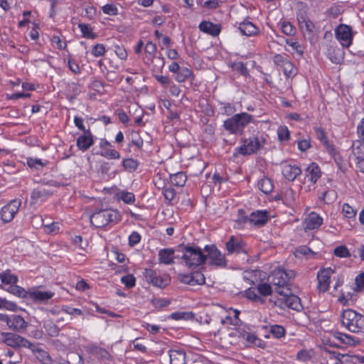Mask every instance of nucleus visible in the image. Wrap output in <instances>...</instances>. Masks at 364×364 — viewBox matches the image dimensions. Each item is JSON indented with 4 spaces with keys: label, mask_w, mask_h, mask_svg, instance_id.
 Returning a JSON list of instances; mask_svg holds the SVG:
<instances>
[{
    "label": "nucleus",
    "mask_w": 364,
    "mask_h": 364,
    "mask_svg": "<svg viewBox=\"0 0 364 364\" xmlns=\"http://www.w3.org/2000/svg\"><path fill=\"white\" fill-rule=\"evenodd\" d=\"M254 122L255 119L251 114L247 112H241L227 119L224 122L223 126L230 134L241 135L245 128L250 123Z\"/></svg>",
    "instance_id": "f257e3e1"
},
{
    "label": "nucleus",
    "mask_w": 364,
    "mask_h": 364,
    "mask_svg": "<svg viewBox=\"0 0 364 364\" xmlns=\"http://www.w3.org/2000/svg\"><path fill=\"white\" fill-rule=\"evenodd\" d=\"M341 321L342 324L351 332H364V316L354 310L343 311Z\"/></svg>",
    "instance_id": "f03ea898"
},
{
    "label": "nucleus",
    "mask_w": 364,
    "mask_h": 364,
    "mask_svg": "<svg viewBox=\"0 0 364 364\" xmlns=\"http://www.w3.org/2000/svg\"><path fill=\"white\" fill-rule=\"evenodd\" d=\"M121 219L120 213L114 209H104L95 212L90 222L96 228H103L110 223H116Z\"/></svg>",
    "instance_id": "7ed1b4c3"
},
{
    "label": "nucleus",
    "mask_w": 364,
    "mask_h": 364,
    "mask_svg": "<svg viewBox=\"0 0 364 364\" xmlns=\"http://www.w3.org/2000/svg\"><path fill=\"white\" fill-rule=\"evenodd\" d=\"M274 303L283 309L289 308L297 311L302 309L300 298L292 294L290 289H284L283 290L278 291L277 297Z\"/></svg>",
    "instance_id": "20e7f679"
},
{
    "label": "nucleus",
    "mask_w": 364,
    "mask_h": 364,
    "mask_svg": "<svg viewBox=\"0 0 364 364\" xmlns=\"http://www.w3.org/2000/svg\"><path fill=\"white\" fill-rule=\"evenodd\" d=\"M181 258L189 268H196L205 261V255L198 247L187 246L183 249Z\"/></svg>",
    "instance_id": "39448f33"
},
{
    "label": "nucleus",
    "mask_w": 364,
    "mask_h": 364,
    "mask_svg": "<svg viewBox=\"0 0 364 364\" xmlns=\"http://www.w3.org/2000/svg\"><path fill=\"white\" fill-rule=\"evenodd\" d=\"M295 274L293 271L287 272L282 269L278 268L274 269L269 276V279L277 287L276 293L284 289H289L287 287L289 280L294 277Z\"/></svg>",
    "instance_id": "423d86ee"
},
{
    "label": "nucleus",
    "mask_w": 364,
    "mask_h": 364,
    "mask_svg": "<svg viewBox=\"0 0 364 364\" xmlns=\"http://www.w3.org/2000/svg\"><path fill=\"white\" fill-rule=\"evenodd\" d=\"M144 277L148 283L159 288L166 287L171 282L168 274L158 272L151 269H146L144 272Z\"/></svg>",
    "instance_id": "0eeeda50"
},
{
    "label": "nucleus",
    "mask_w": 364,
    "mask_h": 364,
    "mask_svg": "<svg viewBox=\"0 0 364 364\" xmlns=\"http://www.w3.org/2000/svg\"><path fill=\"white\" fill-rule=\"evenodd\" d=\"M265 141L262 137H250L242 141V144L238 148V151L242 155L252 154L261 149Z\"/></svg>",
    "instance_id": "6e6552de"
},
{
    "label": "nucleus",
    "mask_w": 364,
    "mask_h": 364,
    "mask_svg": "<svg viewBox=\"0 0 364 364\" xmlns=\"http://www.w3.org/2000/svg\"><path fill=\"white\" fill-rule=\"evenodd\" d=\"M205 250L207 252L205 259L211 265L223 267L226 265L225 255L214 245H205Z\"/></svg>",
    "instance_id": "1a4fd4ad"
},
{
    "label": "nucleus",
    "mask_w": 364,
    "mask_h": 364,
    "mask_svg": "<svg viewBox=\"0 0 364 364\" xmlns=\"http://www.w3.org/2000/svg\"><path fill=\"white\" fill-rule=\"evenodd\" d=\"M335 36L343 47L349 48L353 43L354 34L349 26L341 24L335 29Z\"/></svg>",
    "instance_id": "9d476101"
},
{
    "label": "nucleus",
    "mask_w": 364,
    "mask_h": 364,
    "mask_svg": "<svg viewBox=\"0 0 364 364\" xmlns=\"http://www.w3.org/2000/svg\"><path fill=\"white\" fill-rule=\"evenodd\" d=\"M336 273V268L326 267L317 272V288L320 292H326L329 289L331 276Z\"/></svg>",
    "instance_id": "9b49d317"
},
{
    "label": "nucleus",
    "mask_w": 364,
    "mask_h": 364,
    "mask_svg": "<svg viewBox=\"0 0 364 364\" xmlns=\"http://www.w3.org/2000/svg\"><path fill=\"white\" fill-rule=\"evenodd\" d=\"M21 201L15 199L3 206L0 210V216L4 223L11 222L18 213Z\"/></svg>",
    "instance_id": "f8f14e48"
},
{
    "label": "nucleus",
    "mask_w": 364,
    "mask_h": 364,
    "mask_svg": "<svg viewBox=\"0 0 364 364\" xmlns=\"http://www.w3.org/2000/svg\"><path fill=\"white\" fill-rule=\"evenodd\" d=\"M100 155L107 159H119L120 154L113 148L112 144L105 139L100 141Z\"/></svg>",
    "instance_id": "ddd939ff"
},
{
    "label": "nucleus",
    "mask_w": 364,
    "mask_h": 364,
    "mask_svg": "<svg viewBox=\"0 0 364 364\" xmlns=\"http://www.w3.org/2000/svg\"><path fill=\"white\" fill-rule=\"evenodd\" d=\"M95 143V136L91 131H86L79 134L76 139V146L79 150L85 151Z\"/></svg>",
    "instance_id": "4468645a"
},
{
    "label": "nucleus",
    "mask_w": 364,
    "mask_h": 364,
    "mask_svg": "<svg viewBox=\"0 0 364 364\" xmlns=\"http://www.w3.org/2000/svg\"><path fill=\"white\" fill-rule=\"evenodd\" d=\"M352 148L356 166L360 172L364 173V144L360 141H356L353 143Z\"/></svg>",
    "instance_id": "2eb2a0df"
},
{
    "label": "nucleus",
    "mask_w": 364,
    "mask_h": 364,
    "mask_svg": "<svg viewBox=\"0 0 364 364\" xmlns=\"http://www.w3.org/2000/svg\"><path fill=\"white\" fill-rule=\"evenodd\" d=\"M355 292L349 291L348 286L344 287L341 289L336 296L337 301L343 306L353 305L356 301Z\"/></svg>",
    "instance_id": "dca6fc26"
},
{
    "label": "nucleus",
    "mask_w": 364,
    "mask_h": 364,
    "mask_svg": "<svg viewBox=\"0 0 364 364\" xmlns=\"http://www.w3.org/2000/svg\"><path fill=\"white\" fill-rule=\"evenodd\" d=\"M179 278L181 282L191 286L201 285L205 283V280L204 275L200 272L190 274H181Z\"/></svg>",
    "instance_id": "f3484780"
},
{
    "label": "nucleus",
    "mask_w": 364,
    "mask_h": 364,
    "mask_svg": "<svg viewBox=\"0 0 364 364\" xmlns=\"http://www.w3.org/2000/svg\"><path fill=\"white\" fill-rule=\"evenodd\" d=\"M323 223V218L316 213H310L304 221V228L306 230L318 229Z\"/></svg>",
    "instance_id": "a211bd4d"
},
{
    "label": "nucleus",
    "mask_w": 364,
    "mask_h": 364,
    "mask_svg": "<svg viewBox=\"0 0 364 364\" xmlns=\"http://www.w3.org/2000/svg\"><path fill=\"white\" fill-rule=\"evenodd\" d=\"M301 173V170L297 165L290 164L282 165V175L288 181H293Z\"/></svg>",
    "instance_id": "6ab92c4d"
},
{
    "label": "nucleus",
    "mask_w": 364,
    "mask_h": 364,
    "mask_svg": "<svg viewBox=\"0 0 364 364\" xmlns=\"http://www.w3.org/2000/svg\"><path fill=\"white\" fill-rule=\"evenodd\" d=\"M53 296L54 293L50 291H41L38 289L28 291V298L37 302H46Z\"/></svg>",
    "instance_id": "aec40b11"
},
{
    "label": "nucleus",
    "mask_w": 364,
    "mask_h": 364,
    "mask_svg": "<svg viewBox=\"0 0 364 364\" xmlns=\"http://www.w3.org/2000/svg\"><path fill=\"white\" fill-rule=\"evenodd\" d=\"M269 219V213L267 210H257L252 212L247 220L248 222L255 225H263Z\"/></svg>",
    "instance_id": "412c9836"
},
{
    "label": "nucleus",
    "mask_w": 364,
    "mask_h": 364,
    "mask_svg": "<svg viewBox=\"0 0 364 364\" xmlns=\"http://www.w3.org/2000/svg\"><path fill=\"white\" fill-rule=\"evenodd\" d=\"M50 192L45 187H38L35 188L31 195V203L33 205H38L44 202Z\"/></svg>",
    "instance_id": "4be33fe9"
},
{
    "label": "nucleus",
    "mask_w": 364,
    "mask_h": 364,
    "mask_svg": "<svg viewBox=\"0 0 364 364\" xmlns=\"http://www.w3.org/2000/svg\"><path fill=\"white\" fill-rule=\"evenodd\" d=\"M341 214L345 220H346L351 228H353L352 223L355 222L357 209L348 203H345L341 206Z\"/></svg>",
    "instance_id": "5701e85b"
},
{
    "label": "nucleus",
    "mask_w": 364,
    "mask_h": 364,
    "mask_svg": "<svg viewBox=\"0 0 364 364\" xmlns=\"http://www.w3.org/2000/svg\"><path fill=\"white\" fill-rule=\"evenodd\" d=\"M239 30L242 35L247 36H256L259 31V28L248 20H245L240 23Z\"/></svg>",
    "instance_id": "b1692460"
},
{
    "label": "nucleus",
    "mask_w": 364,
    "mask_h": 364,
    "mask_svg": "<svg viewBox=\"0 0 364 364\" xmlns=\"http://www.w3.org/2000/svg\"><path fill=\"white\" fill-rule=\"evenodd\" d=\"M7 326L10 328L18 331L26 329L28 324L22 316L18 315H12L9 317Z\"/></svg>",
    "instance_id": "393cba45"
},
{
    "label": "nucleus",
    "mask_w": 364,
    "mask_h": 364,
    "mask_svg": "<svg viewBox=\"0 0 364 364\" xmlns=\"http://www.w3.org/2000/svg\"><path fill=\"white\" fill-rule=\"evenodd\" d=\"M321 169L316 163H311L306 170V178L312 183H315L321 177Z\"/></svg>",
    "instance_id": "a878e982"
},
{
    "label": "nucleus",
    "mask_w": 364,
    "mask_h": 364,
    "mask_svg": "<svg viewBox=\"0 0 364 364\" xmlns=\"http://www.w3.org/2000/svg\"><path fill=\"white\" fill-rule=\"evenodd\" d=\"M174 250L171 248L161 249L159 252V261L161 264H170L173 262L175 258Z\"/></svg>",
    "instance_id": "bb28decb"
},
{
    "label": "nucleus",
    "mask_w": 364,
    "mask_h": 364,
    "mask_svg": "<svg viewBox=\"0 0 364 364\" xmlns=\"http://www.w3.org/2000/svg\"><path fill=\"white\" fill-rule=\"evenodd\" d=\"M171 364H186L185 353L182 350L171 349L168 351Z\"/></svg>",
    "instance_id": "cd10ccee"
},
{
    "label": "nucleus",
    "mask_w": 364,
    "mask_h": 364,
    "mask_svg": "<svg viewBox=\"0 0 364 364\" xmlns=\"http://www.w3.org/2000/svg\"><path fill=\"white\" fill-rule=\"evenodd\" d=\"M199 28L201 31L213 36H218L220 32V26L210 21L201 22L199 24Z\"/></svg>",
    "instance_id": "c85d7f7f"
},
{
    "label": "nucleus",
    "mask_w": 364,
    "mask_h": 364,
    "mask_svg": "<svg viewBox=\"0 0 364 364\" xmlns=\"http://www.w3.org/2000/svg\"><path fill=\"white\" fill-rule=\"evenodd\" d=\"M239 314V311L233 309H230L228 311V315L225 316L224 318H222L221 321L224 324L237 326L240 322V320L238 317Z\"/></svg>",
    "instance_id": "c756f323"
},
{
    "label": "nucleus",
    "mask_w": 364,
    "mask_h": 364,
    "mask_svg": "<svg viewBox=\"0 0 364 364\" xmlns=\"http://www.w3.org/2000/svg\"><path fill=\"white\" fill-rule=\"evenodd\" d=\"M316 138L322 143L326 149V151L330 154H334L335 149L332 144L329 142L327 136L324 132V130L321 128H317L316 129Z\"/></svg>",
    "instance_id": "7c9ffc66"
},
{
    "label": "nucleus",
    "mask_w": 364,
    "mask_h": 364,
    "mask_svg": "<svg viewBox=\"0 0 364 364\" xmlns=\"http://www.w3.org/2000/svg\"><path fill=\"white\" fill-rule=\"evenodd\" d=\"M297 20L301 30L306 32L312 31L314 27V23L309 20L306 14L302 13L298 14Z\"/></svg>",
    "instance_id": "2f4dec72"
},
{
    "label": "nucleus",
    "mask_w": 364,
    "mask_h": 364,
    "mask_svg": "<svg viewBox=\"0 0 364 364\" xmlns=\"http://www.w3.org/2000/svg\"><path fill=\"white\" fill-rule=\"evenodd\" d=\"M226 249L229 253L244 252L243 242L232 236L226 243Z\"/></svg>",
    "instance_id": "473e14b6"
},
{
    "label": "nucleus",
    "mask_w": 364,
    "mask_h": 364,
    "mask_svg": "<svg viewBox=\"0 0 364 364\" xmlns=\"http://www.w3.org/2000/svg\"><path fill=\"white\" fill-rule=\"evenodd\" d=\"M257 186L258 188L264 194H269L272 193L274 189V185L272 180L266 177L259 180Z\"/></svg>",
    "instance_id": "72a5a7b5"
},
{
    "label": "nucleus",
    "mask_w": 364,
    "mask_h": 364,
    "mask_svg": "<svg viewBox=\"0 0 364 364\" xmlns=\"http://www.w3.org/2000/svg\"><path fill=\"white\" fill-rule=\"evenodd\" d=\"M115 197L118 200H122L124 203L129 205L134 204L136 200L134 194L126 191H119Z\"/></svg>",
    "instance_id": "f704fd0d"
},
{
    "label": "nucleus",
    "mask_w": 364,
    "mask_h": 364,
    "mask_svg": "<svg viewBox=\"0 0 364 364\" xmlns=\"http://www.w3.org/2000/svg\"><path fill=\"white\" fill-rule=\"evenodd\" d=\"M296 193L291 188H286L282 193L281 198L288 206H291L295 202Z\"/></svg>",
    "instance_id": "c9c22d12"
},
{
    "label": "nucleus",
    "mask_w": 364,
    "mask_h": 364,
    "mask_svg": "<svg viewBox=\"0 0 364 364\" xmlns=\"http://www.w3.org/2000/svg\"><path fill=\"white\" fill-rule=\"evenodd\" d=\"M5 341L9 346L17 347L23 344L24 339L18 335L14 333H7L5 336Z\"/></svg>",
    "instance_id": "e433bc0d"
},
{
    "label": "nucleus",
    "mask_w": 364,
    "mask_h": 364,
    "mask_svg": "<svg viewBox=\"0 0 364 364\" xmlns=\"http://www.w3.org/2000/svg\"><path fill=\"white\" fill-rule=\"evenodd\" d=\"M190 78L193 79V73L188 68H181L175 76V80L178 82H185Z\"/></svg>",
    "instance_id": "4c0bfd02"
},
{
    "label": "nucleus",
    "mask_w": 364,
    "mask_h": 364,
    "mask_svg": "<svg viewBox=\"0 0 364 364\" xmlns=\"http://www.w3.org/2000/svg\"><path fill=\"white\" fill-rule=\"evenodd\" d=\"M6 291L19 298L28 297V291H26L23 288L16 285V284L9 286Z\"/></svg>",
    "instance_id": "58836bf2"
},
{
    "label": "nucleus",
    "mask_w": 364,
    "mask_h": 364,
    "mask_svg": "<svg viewBox=\"0 0 364 364\" xmlns=\"http://www.w3.org/2000/svg\"><path fill=\"white\" fill-rule=\"evenodd\" d=\"M0 279L2 283L6 284L14 285L18 282L16 275L12 274L10 271H6L0 274Z\"/></svg>",
    "instance_id": "ea45409f"
},
{
    "label": "nucleus",
    "mask_w": 364,
    "mask_h": 364,
    "mask_svg": "<svg viewBox=\"0 0 364 364\" xmlns=\"http://www.w3.org/2000/svg\"><path fill=\"white\" fill-rule=\"evenodd\" d=\"M43 327L48 336L51 337L57 336L59 334L60 329L56 324L51 321L44 322Z\"/></svg>",
    "instance_id": "a19ab883"
},
{
    "label": "nucleus",
    "mask_w": 364,
    "mask_h": 364,
    "mask_svg": "<svg viewBox=\"0 0 364 364\" xmlns=\"http://www.w3.org/2000/svg\"><path fill=\"white\" fill-rule=\"evenodd\" d=\"M78 27L82 33V36L84 38L89 39H94L96 38V34L93 32L92 27L85 23H80Z\"/></svg>",
    "instance_id": "79ce46f5"
},
{
    "label": "nucleus",
    "mask_w": 364,
    "mask_h": 364,
    "mask_svg": "<svg viewBox=\"0 0 364 364\" xmlns=\"http://www.w3.org/2000/svg\"><path fill=\"white\" fill-rule=\"evenodd\" d=\"M236 332L239 333V336L245 339L250 344H255L257 341V336L252 333L247 332L244 328H239L236 330Z\"/></svg>",
    "instance_id": "37998d69"
},
{
    "label": "nucleus",
    "mask_w": 364,
    "mask_h": 364,
    "mask_svg": "<svg viewBox=\"0 0 364 364\" xmlns=\"http://www.w3.org/2000/svg\"><path fill=\"white\" fill-rule=\"evenodd\" d=\"M245 296L254 301L262 303L264 299L259 296L257 287H250L247 289L245 292Z\"/></svg>",
    "instance_id": "c03bdc74"
},
{
    "label": "nucleus",
    "mask_w": 364,
    "mask_h": 364,
    "mask_svg": "<svg viewBox=\"0 0 364 364\" xmlns=\"http://www.w3.org/2000/svg\"><path fill=\"white\" fill-rule=\"evenodd\" d=\"M0 309H5L16 312L18 310V307L15 302L8 301L5 298L0 297Z\"/></svg>",
    "instance_id": "a18cd8bd"
},
{
    "label": "nucleus",
    "mask_w": 364,
    "mask_h": 364,
    "mask_svg": "<svg viewBox=\"0 0 364 364\" xmlns=\"http://www.w3.org/2000/svg\"><path fill=\"white\" fill-rule=\"evenodd\" d=\"M257 291L261 296H267L272 294V286L267 282H261L257 287Z\"/></svg>",
    "instance_id": "49530a36"
},
{
    "label": "nucleus",
    "mask_w": 364,
    "mask_h": 364,
    "mask_svg": "<svg viewBox=\"0 0 364 364\" xmlns=\"http://www.w3.org/2000/svg\"><path fill=\"white\" fill-rule=\"evenodd\" d=\"M186 176L183 172H178L171 176V183L177 186H183L186 181Z\"/></svg>",
    "instance_id": "de8ad7c7"
},
{
    "label": "nucleus",
    "mask_w": 364,
    "mask_h": 364,
    "mask_svg": "<svg viewBox=\"0 0 364 364\" xmlns=\"http://www.w3.org/2000/svg\"><path fill=\"white\" fill-rule=\"evenodd\" d=\"M277 133L279 140L282 142L287 141L290 138V132L286 126H279Z\"/></svg>",
    "instance_id": "09e8293b"
},
{
    "label": "nucleus",
    "mask_w": 364,
    "mask_h": 364,
    "mask_svg": "<svg viewBox=\"0 0 364 364\" xmlns=\"http://www.w3.org/2000/svg\"><path fill=\"white\" fill-rule=\"evenodd\" d=\"M353 290L355 293L361 292L364 290V272L356 276L355 279V287Z\"/></svg>",
    "instance_id": "8fccbe9b"
},
{
    "label": "nucleus",
    "mask_w": 364,
    "mask_h": 364,
    "mask_svg": "<svg viewBox=\"0 0 364 364\" xmlns=\"http://www.w3.org/2000/svg\"><path fill=\"white\" fill-rule=\"evenodd\" d=\"M282 67L283 68V72L287 77H291L295 75L296 68H294L293 64L288 60L287 61H284V63L282 64Z\"/></svg>",
    "instance_id": "3c124183"
},
{
    "label": "nucleus",
    "mask_w": 364,
    "mask_h": 364,
    "mask_svg": "<svg viewBox=\"0 0 364 364\" xmlns=\"http://www.w3.org/2000/svg\"><path fill=\"white\" fill-rule=\"evenodd\" d=\"M334 337L338 341H341L342 343L347 345H353L354 343V340L351 336L347 335L343 333H336L334 334Z\"/></svg>",
    "instance_id": "603ef678"
},
{
    "label": "nucleus",
    "mask_w": 364,
    "mask_h": 364,
    "mask_svg": "<svg viewBox=\"0 0 364 364\" xmlns=\"http://www.w3.org/2000/svg\"><path fill=\"white\" fill-rule=\"evenodd\" d=\"M26 164L31 168L39 169L44 166L45 164L41 159L28 157L26 159Z\"/></svg>",
    "instance_id": "864d4df0"
},
{
    "label": "nucleus",
    "mask_w": 364,
    "mask_h": 364,
    "mask_svg": "<svg viewBox=\"0 0 364 364\" xmlns=\"http://www.w3.org/2000/svg\"><path fill=\"white\" fill-rule=\"evenodd\" d=\"M333 253L336 257L343 258L348 257L350 255L348 249L345 245L336 247L333 250Z\"/></svg>",
    "instance_id": "5fc2aeb1"
},
{
    "label": "nucleus",
    "mask_w": 364,
    "mask_h": 364,
    "mask_svg": "<svg viewBox=\"0 0 364 364\" xmlns=\"http://www.w3.org/2000/svg\"><path fill=\"white\" fill-rule=\"evenodd\" d=\"M121 282L128 289L135 286L136 279L132 274H127L121 277Z\"/></svg>",
    "instance_id": "6e6d98bb"
},
{
    "label": "nucleus",
    "mask_w": 364,
    "mask_h": 364,
    "mask_svg": "<svg viewBox=\"0 0 364 364\" xmlns=\"http://www.w3.org/2000/svg\"><path fill=\"white\" fill-rule=\"evenodd\" d=\"M102 11L105 14L109 16H116L118 14V9L113 4H107L102 6Z\"/></svg>",
    "instance_id": "4d7b16f0"
},
{
    "label": "nucleus",
    "mask_w": 364,
    "mask_h": 364,
    "mask_svg": "<svg viewBox=\"0 0 364 364\" xmlns=\"http://www.w3.org/2000/svg\"><path fill=\"white\" fill-rule=\"evenodd\" d=\"M282 31L287 36H294L296 33V28L289 22L284 21L281 26Z\"/></svg>",
    "instance_id": "13d9d810"
},
{
    "label": "nucleus",
    "mask_w": 364,
    "mask_h": 364,
    "mask_svg": "<svg viewBox=\"0 0 364 364\" xmlns=\"http://www.w3.org/2000/svg\"><path fill=\"white\" fill-rule=\"evenodd\" d=\"M51 44L53 47L63 50L65 49L67 46L66 42L61 40V38L58 36H53L51 38Z\"/></svg>",
    "instance_id": "bf43d9fd"
},
{
    "label": "nucleus",
    "mask_w": 364,
    "mask_h": 364,
    "mask_svg": "<svg viewBox=\"0 0 364 364\" xmlns=\"http://www.w3.org/2000/svg\"><path fill=\"white\" fill-rule=\"evenodd\" d=\"M271 333L277 338L283 337L285 334V330L284 327L279 325H273L270 328Z\"/></svg>",
    "instance_id": "052dcab7"
},
{
    "label": "nucleus",
    "mask_w": 364,
    "mask_h": 364,
    "mask_svg": "<svg viewBox=\"0 0 364 364\" xmlns=\"http://www.w3.org/2000/svg\"><path fill=\"white\" fill-rule=\"evenodd\" d=\"M105 47L102 43H97L95 45L91 50L92 55L95 57H101L105 53Z\"/></svg>",
    "instance_id": "680f3d73"
},
{
    "label": "nucleus",
    "mask_w": 364,
    "mask_h": 364,
    "mask_svg": "<svg viewBox=\"0 0 364 364\" xmlns=\"http://www.w3.org/2000/svg\"><path fill=\"white\" fill-rule=\"evenodd\" d=\"M122 166L125 169L134 171L137 168L138 163L133 159H125L122 161Z\"/></svg>",
    "instance_id": "e2e57ef3"
},
{
    "label": "nucleus",
    "mask_w": 364,
    "mask_h": 364,
    "mask_svg": "<svg viewBox=\"0 0 364 364\" xmlns=\"http://www.w3.org/2000/svg\"><path fill=\"white\" fill-rule=\"evenodd\" d=\"M44 231L47 233L55 234L59 231L58 223L53 222L50 224H43Z\"/></svg>",
    "instance_id": "0e129e2a"
},
{
    "label": "nucleus",
    "mask_w": 364,
    "mask_h": 364,
    "mask_svg": "<svg viewBox=\"0 0 364 364\" xmlns=\"http://www.w3.org/2000/svg\"><path fill=\"white\" fill-rule=\"evenodd\" d=\"M297 146L301 151H306L311 147V140L309 138L298 140Z\"/></svg>",
    "instance_id": "69168bd1"
},
{
    "label": "nucleus",
    "mask_w": 364,
    "mask_h": 364,
    "mask_svg": "<svg viewBox=\"0 0 364 364\" xmlns=\"http://www.w3.org/2000/svg\"><path fill=\"white\" fill-rule=\"evenodd\" d=\"M285 42L289 47H291L292 51H294V52H296L299 53H302L301 46H300V44L299 43L298 41H294L292 39H286Z\"/></svg>",
    "instance_id": "338daca9"
},
{
    "label": "nucleus",
    "mask_w": 364,
    "mask_h": 364,
    "mask_svg": "<svg viewBox=\"0 0 364 364\" xmlns=\"http://www.w3.org/2000/svg\"><path fill=\"white\" fill-rule=\"evenodd\" d=\"M357 133L360 139L359 141L364 144V118L360 120L358 125Z\"/></svg>",
    "instance_id": "774afa93"
}]
</instances>
